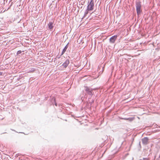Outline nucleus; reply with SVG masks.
Segmentation results:
<instances>
[{
	"instance_id": "nucleus-1",
	"label": "nucleus",
	"mask_w": 160,
	"mask_h": 160,
	"mask_svg": "<svg viewBox=\"0 0 160 160\" xmlns=\"http://www.w3.org/2000/svg\"><path fill=\"white\" fill-rule=\"evenodd\" d=\"M136 10L137 14L139 15L141 12V4L140 2H138L136 4Z\"/></svg>"
},
{
	"instance_id": "nucleus-2",
	"label": "nucleus",
	"mask_w": 160,
	"mask_h": 160,
	"mask_svg": "<svg viewBox=\"0 0 160 160\" xmlns=\"http://www.w3.org/2000/svg\"><path fill=\"white\" fill-rule=\"evenodd\" d=\"M94 6V3L93 0H92L88 6L87 10L91 11L93 10Z\"/></svg>"
},
{
	"instance_id": "nucleus-3",
	"label": "nucleus",
	"mask_w": 160,
	"mask_h": 160,
	"mask_svg": "<svg viewBox=\"0 0 160 160\" xmlns=\"http://www.w3.org/2000/svg\"><path fill=\"white\" fill-rule=\"evenodd\" d=\"M117 37L118 36L117 35H115L109 39L110 42L111 43H114Z\"/></svg>"
},
{
	"instance_id": "nucleus-4",
	"label": "nucleus",
	"mask_w": 160,
	"mask_h": 160,
	"mask_svg": "<svg viewBox=\"0 0 160 160\" xmlns=\"http://www.w3.org/2000/svg\"><path fill=\"white\" fill-rule=\"evenodd\" d=\"M148 138H144L142 139V142L143 144H148Z\"/></svg>"
},
{
	"instance_id": "nucleus-5",
	"label": "nucleus",
	"mask_w": 160,
	"mask_h": 160,
	"mask_svg": "<svg viewBox=\"0 0 160 160\" xmlns=\"http://www.w3.org/2000/svg\"><path fill=\"white\" fill-rule=\"evenodd\" d=\"M69 63V61L68 60H66L65 62L63 64L62 66L64 68H66L68 66Z\"/></svg>"
},
{
	"instance_id": "nucleus-6",
	"label": "nucleus",
	"mask_w": 160,
	"mask_h": 160,
	"mask_svg": "<svg viewBox=\"0 0 160 160\" xmlns=\"http://www.w3.org/2000/svg\"><path fill=\"white\" fill-rule=\"evenodd\" d=\"M85 91L89 94H91L92 93L91 89L88 87H85Z\"/></svg>"
},
{
	"instance_id": "nucleus-7",
	"label": "nucleus",
	"mask_w": 160,
	"mask_h": 160,
	"mask_svg": "<svg viewBox=\"0 0 160 160\" xmlns=\"http://www.w3.org/2000/svg\"><path fill=\"white\" fill-rule=\"evenodd\" d=\"M48 28L50 29H52L53 27V23L52 22H50L48 24Z\"/></svg>"
},
{
	"instance_id": "nucleus-8",
	"label": "nucleus",
	"mask_w": 160,
	"mask_h": 160,
	"mask_svg": "<svg viewBox=\"0 0 160 160\" xmlns=\"http://www.w3.org/2000/svg\"><path fill=\"white\" fill-rule=\"evenodd\" d=\"M68 45L67 44L66 46L64 47V49L63 50L62 52V54L64 53L66 51L68 48Z\"/></svg>"
},
{
	"instance_id": "nucleus-9",
	"label": "nucleus",
	"mask_w": 160,
	"mask_h": 160,
	"mask_svg": "<svg viewBox=\"0 0 160 160\" xmlns=\"http://www.w3.org/2000/svg\"><path fill=\"white\" fill-rule=\"evenodd\" d=\"M21 53V51H18L17 52L18 54Z\"/></svg>"
},
{
	"instance_id": "nucleus-10",
	"label": "nucleus",
	"mask_w": 160,
	"mask_h": 160,
	"mask_svg": "<svg viewBox=\"0 0 160 160\" xmlns=\"http://www.w3.org/2000/svg\"><path fill=\"white\" fill-rule=\"evenodd\" d=\"M2 72H0V75H2Z\"/></svg>"
},
{
	"instance_id": "nucleus-11",
	"label": "nucleus",
	"mask_w": 160,
	"mask_h": 160,
	"mask_svg": "<svg viewBox=\"0 0 160 160\" xmlns=\"http://www.w3.org/2000/svg\"><path fill=\"white\" fill-rule=\"evenodd\" d=\"M0 70H4V69H0Z\"/></svg>"
},
{
	"instance_id": "nucleus-12",
	"label": "nucleus",
	"mask_w": 160,
	"mask_h": 160,
	"mask_svg": "<svg viewBox=\"0 0 160 160\" xmlns=\"http://www.w3.org/2000/svg\"><path fill=\"white\" fill-rule=\"evenodd\" d=\"M88 11H87V12H86V14H88Z\"/></svg>"
},
{
	"instance_id": "nucleus-13",
	"label": "nucleus",
	"mask_w": 160,
	"mask_h": 160,
	"mask_svg": "<svg viewBox=\"0 0 160 160\" xmlns=\"http://www.w3.org/2000/svg\"><path fill=\"white\" fill-rule=\"evenodd\" d=\"M55 105H56V106H57L56 104H55Z\"/></svg>"
}]
</instances>
